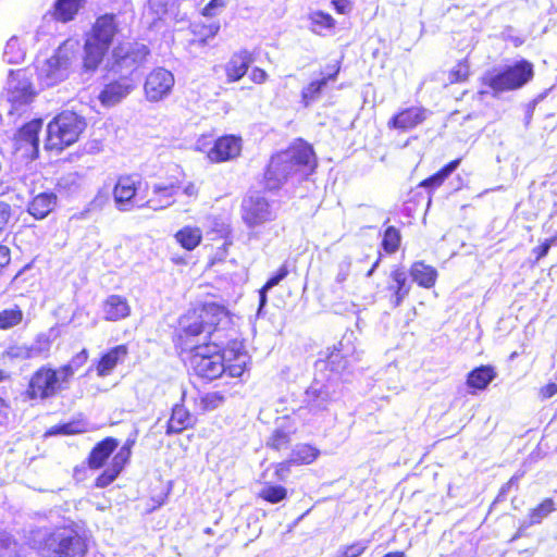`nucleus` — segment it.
Here are the masks:
<instances>
[{
  "mask_svg": "<svg viewBox=\"0 0 557 557\" xmlns=\"http://www.w3.org/2000/svg\"><path fill=\"white\" fill-rule=\"evenodd\" d=\"M0 557H20L18 544L5 532L0 531Z\"/></svg>",
  "mask_w": 557,
  "mask_h": 557,
  "instance_id": "43",
  "label": "nucleus"
},
{
  "mask_svg": "<svg viewBox=\"0 0 557 557\" xmlns=\"http://www.w3.org/2000/svg\"><path fill=\"white\" fill-rule=\"evenodd\" d=\"M319 455L318 448L309 444H298L293 448L290 459L295 465H310Z\"/></svg>",
  "mask_w": 557,
  "mask_h": 557,
  "instance_id": "36",
  "label": "nucleus"
},
{
  "mask_svg": "<svg viewBox=\"0 0 557 557\" xmlns=\"http://www.w3.org/2000/svg\"><path fill=\"white\" fill-rule=\"evenodd\" d=\"M136 87L132 76L124 75L104 84L98 99L103 107L111 108L122 102Z\"/></svg>",
  "mask_w": 557,
  "mask_h": 557,
  "instance_id": "13",
  "label": "nucleus"
},
{
  "mask_svg": "<svg viewBox=\"0 0 557 557\" xmlns=\"http://www.w3.org/2000/svg\"><path fill=\"white\" fill-rule=\"evenodd\" d=\"M77 50L76 41H64L50 58L37 66L40 83L46 87H52L65 81L76 59Z\"/></svg>",
  "mask_w": 557,
  "mask_h": 557,
  "instance_id": "3",
  "label": "nucleus"
},
{
  "mask_svg": "<svg viewBox=\"0 0 557 557\" xmlns=\"http://www.w3.org/2000/svg\"><path fill=\"white\" fill-rule=\"evenodd\" d=\"M202 232L198 227L185 226L175 234V239L187 250L195 249L201 242Z\"/></svg>",
  "mask_w": 557,
  "mask_h": 557,
  "instance_id": "35",
  "label": "nucleus"
},
{
  "mask_svg": "<svg viewBox=\"0 0 557 557\" xmlns=\"http://www.w3.org/2000/svg\"><path fill=\"white\" fill-rule=\"evenodd\" d=\"M426 117V111L422 108L412 107L396 114L388 126L399 129H409L422 123Z\"/></svg>",
  "mask_w": 557,
  "mask_h": 557,
  "instance_id": "22",
  "label": "nucleus"
},
{
  "mask_svg": "<svg viewBox=\"0 0 557 557\" xmlns=\"http://www.w3.org/2000/svg\"><path fill=\"white\" fill-rule=\"evenodd\" d=\"M287 268L285 265H282L278 269L277 273L268 280V282L264 285V289H271L272 287L278 285L280 282L287 276Z\"/></svg>",
  "mask_w": 557,
  "mask_h": 557,
  "instance_id": "58",
  "label": "nucleus"
},
{
  "mask_svg": "<svg viewBox=\"0 0 557 557\" xmlns=\"http://www.w3.org/2000/svg\"><path fill=\"white\" fill-rule=\"evenodd\" d=\"M117 445V441L113 437H107L98 443L89 455V467L92 469L101 468L109 456L115 450Z\"/></svg>",
  "mask_w": 557,
  "mask_h": 557,
  "instance_id": "25",
  "label": "nucleus"
},
{
  "mask_svg": "<svg viewBox=\"0 0 557 557\" xmlns=\"http://www.w3.org/2000/svg\"><path fill=\"white\" fill-rule=\"evenodd\" d=\"M242 220L251 230L249 238L255 235V230L276 219V210L259 195L248 196L243 199L240 207Z\"/></svg>",
  "mask_w": 557,
  "mask_h": 557,
  "instance_id": "8",
  "label": "nucleus"
},
{
  "mask_svg": "<svg viewBox=\"0 0 557 557\" xmlns=\"http://www.w3.org/2000/svg\"><path fill=\"white\" fill-rule=\"evenodd\" d=\"M258 495L268 503L277 504L287 497V490L281 485L265 483Z\"/></svg>",
  "mask_w": 557,
  "mask_h": 557,
  "instance_id": "40",
  "label": "nucleus"
},
{
  "mask_svg": "<svg viewBox=\"0 0 557 557\" xmlns=\"http://www.w3.org/2000/svg\"><path fill=\"white\" fill-rule=\"evenodd\" d=\"M131 457V447L128 445H124L120 448V450L114 455L111 466L113 469L117 470L119 472L122 471L126 462L128 461Z\"/></svg>",
  "mask_w": 557,
  "mask_h": 557,
  "instance_id": "50",
  "label": "nucleus"
},
{
  "mask_svg": "<svg viewBox=\"0 0 557 557\" xmlns=\"http://www.w3.org/2000/svg\"><path fill=\"white\" fill-rule=\"evenodd\" d=\"M268 74L265 71L256 67L251 71L250 78L257 84H262L267 81Z\"/></svg>",
  "mask_w": 557,
  "mask_h": 557,
  "instance_id": "63",
  "label": "nucleus"
},
{
  "mask_svg": "<svg viewBox=\"0 0 557 557\" xmlns=\"http://www.w3.org/2000/svg\"><path fill=\"white\" fill-rule=\"evenodd\" d=\"M109 201V194L107 190H99L94 199L88 203L86 209L79 213L78 219L87 218L89 212L99 211L104 208Z\"/></svg>",
  "mask_w": 557,
  "mask_h": 557,
  "instance_id": "45",
  "label": "nucleus"
},
{
  "mask_svg": "<svg viewBox=\"0 0 557 557\" xmlns=\"http://www.w3.org/2000/svg\"><path fill=\"white\" fill-rule=\"evenodd\" d=\"M5 357H8L11 360L18 359V360H26V359H33L32 352L29 351V347L27 345H14L7 349Z\"/></svg>",
  "mask_w": 557,
  "mask_h": 557,
  "instance_id": "49",
  "label": "nucleus"
},
{
  "mask_svg": "<svg viewBox=\"0 0 557 557\" xmlns=\"http://www.w3.org/2000/svg\"><path fill=\"white\" fill-rule=\"evenodd\" d=\"M221 354L223 355V363H225V373L231 377H239L245 372L249 356L244 350L243 344L233 341L224 348Z\"/></svg>",
  "mask_w": 557,
  "mask_h": 557,
  "instance_id": "16",
  "label": "nucleus"
},
{
  "mask_svg": "<svg viewBox=\"0 0 557 557\" xmlns=\"http://www.w3.org/2000/svg\"><path fill=\"white\" fill-rule=\"evenodd\" d=\"M314 166L315 158L311 146L299 141L288 150L272 157L264 175L267 187L277 189L292 174L302 171V174L307 175Z\"/></svg>",
  "mask_w": 557,
  "mask_h": 557,
  "instance_id": "2",
  "label": "nucleus"
},
{
  "mask_svg": "<svg viewBox=\"0 0 557 557\" xmlns=\"http://www.w3.org/2000/svg\"><path fill=\"white\" fill-rule=\"evenodd\" d=\"M332 4L341 14H346L351 10V5L348 0H333Z\"/></svg>",
  "mask_w": 557,
  "mask_h": 557,
  "instance_id": "61",
  "label": "nucleus"
},
{
  "mask_svg": "<svg viewBox=\"0 0 557 557\" xmlns=\"http://www.w3.org/2000/svg\"><path fill=\"white\" fill-rule=\"evenodd\" d=\"M149 50L143 44H134L133 46H119L113 51L115 62L120 66H131L140 64L146 60Z\"/></svg>",
  "mask_w": 557,
  "mask_h": 557,
  "instance_id": "19",
  "label": "nucleus"
},
{
  "mask_svg": "<svg viewBox=\"0 0 557 557\" xmlns=\"http://www.w3.org/2000/svg\"><path fill=\"white\" fill-rule=\"evenodd\" d=\"M176 0H149V9L161 18L174 7Z\"/></svg>",
  "mask_w": 557,
  "mask_h": 557,
  "instance_id": "48",
  "label": "nucleus"
},
{
  "mask_svg": "<svg viewBox=\"0 0 557 557\" xmlns=\"http://www.w3.org/2000/svg\"><path fill=\"white\" fill-rule=\"evenodd\" d=\"M174 83V75L170 71L154 69L147 75L144 84L146 99L150 102L163 100L171 94Z\"/></svg>",
  "mask_w": 557,
  "mask_h": 557,
  "instance_id": "12",
  "label": "nucleus"
},
{
  "mask_svg": "<svg viewBox=\"0 0 557 557\" xmlns=\"http://www.w3.org/2000/svg\"><path fill=\"white\" fill-rule=\"evenodd\" d=\"M220 29V24L212 22L208 25L194 23L191 32L194 37L189 40L190 47H205L209 39L214 38Z\"/></svg>",
  "mask_w": 557,
  "mask_h": 557,
  "instance_id": "28",
  "label": "nucleus"
},
{
  "mask_svg": "<svg viewBox=\"0 0 557 557\" xmlns=\"http://www.w3.org/2000/svg\"><path fill=\"white\" fill-rule=\"evenodd\" d=\"M333 393L330 384L313 382L306 391L305 401L311 410H325L333 400Z\"/></svg>",
  "mask_w": 557,
  "mask_h": 557,
  "instance_id": "18",
  "label": "nucleus"
},
{
  "mask_svg": "<svg viewBox=\"0 0 557 557\" xmlns=\"http://www.w3.org/2000/svg\"><path fill=\"white\" fill-rule=\"evenodd\" d=\"M469 76V65L467 62L458 63L449 73L450 83L465 82Z\"/></svg>",
  "mask_w": 557,
  "mask_h": 557,
  "instance_id": "52",
  "label": "nucleus"
},
{
  "mask_svg": "<svg viewBox=\"0 0 557 557\" xmlns=\"http://www.w3.org/2000/svg\"><path fill=\"white\" fill-rule=\"evenodd\" d=\"M127 355V348L124 345H119L108 351L101 357L97 366V373L99 376L109 375L116 364L122 361Z\"/></svg>",
  "mask_w": 557,
  "mask_h": 557,
  "instance_id": "26",
  "label": "nucleus"
},
{
  "mask_svg": "<svg viewBox=\"0 0 557 557\" xmlns=\"http://www.w3.org/2000/svg\"><path fill=\"white\" fill-rule=\"evenodd\" d=\"M23 311L18 306L0 311V330H9L18 325L23 320Z\"/></svg>",
  "mask_w": 557,
  "mask_h": 557,
  "instance_id": "41",
  "label": "nucleus"
},
{
  "mask_svg": "<svg viewBox=\"0 0 557 557\" xmlns=\"http://www.w3.org/2000/svg\"><path fill=\"white\" fill-rule=\"evenodd\" d=\"M369 545V541H358L347 547H345L342 557H359Z\"/></svg>",
  "mask_w": 557,
  "mask_h": 557,
  "instance_id": "55",
  "label": "nucleus"
},
{
  "mask_svg": "<svg viewBox=\"0 0 557 557\" xmlns=\"http://www.w3.org/2000/svg\"><path fill=\"white\" fill-rule=\"evenodd\" d=\"M88 360V351L87 349H82L79 352H77L69 363L60 367L62 377L66 379L70 383L72 377L74 376L75 372L79 370Z\"/></svg>",
  "mask_w": 557,
  "mask_h": 557,
  "instance_id": "37",
  "label": "nucleus"
},
{
  "mask_svg": "<svg viewBox=\"0 0 557 557\" xmlns=\"http://www.w3.org/2000/svg\"><path fill=\"white\" fill-rule=\"evenodd\" d=\"M351 258L346 256L344 257L337 264V272H336V275H335V281L336 283H344L349 274H350V270H351Z\"/></svg>",
  "mask_w": 557,
  "mask_h": 557,
  "instance_id": "51",
  "label": "nucleus"
},
{
  "mask_svg": "<svg viewBox=\"0 0 557 557\" xmlns=\"http://www.w3.org/2000/svg\"><path fill=\"white\" fill-rule=\"evenodd\" d=\"M496 372L490 366H481L472 370L467 377V385L474 389H485L495 379Z\"/></svg>",
  "mask_w": 557,
  "mask_h": 557,
  "instance_id": "29",
  "label": "nucleus"
},
{
  "mask_svg": "<svg viewBox=\"0 0 557 557\" xmlns=\"http://www.w3.org/2000/svg\"><path fill=\"white\" fill-rule=\"evenodd\" d=\"M400 244V234L399 232L394 227L389 226L386 228L384 233L383 238V247L386 252L393 253L395 252Z\"/></svg>",
  "mask_w": 557,
  "mask_h": 557,
  "instance_id": "46",
  "label": "nucleus"
},
{
  "mask_svg": "<svg viewBox=\"0 0 557 557\" xmlns=\"http://www.w3.org/2000/svg\"><path fill=\"white\" fill-rule=\"evenodd\" d=\"M225 401V397L220 392L206 394L200 399V406L203 411H211L220 407Z\"/></svg>",
  "mask_w": 557,
  "mask_h": 557,
  "instance_id": "47",
  "label": "nucleus"
},
{
  "mask_svg": "<svg viewBox=\"0 0 557 557\" xmlns=\"http://www.w3.org/2000/svg\"><path fill=\"white\" fill-rule=\"evenodd\" d=\"M141 185V180L136 175H121L117 177L113 187V200L115 208L121 212H129L135 208H140L143 199L137 198V191Z\"/></svg>",
  "mask_w": 557,
  "mask_h": 557,
  "instance_id": "10",
  "label": "nucleus"
},
{
  "mask_svg": "<svg viewBox=\"0 0 557 557\" xmlns=\"http://www.w3.org/2000/svg\"><path fill=\"white\" fill-rule=\"evenodd\" d=\"M180 188L178 181L165 183H156L152 185V196L140 202V208H148L154 211L163 210L174 205Z\"/></svg>",
  "mask_w": 557,
  "mask_h": 557,
  "instance_id": "15",
  "label": "nucleus"
},
{
  "mask_svg": "<svg viewBox=\"0 0 557 557\" xmlns=\"http://www.w3.org/2000/svg\"><path fill=\"white\" fill-rule=\"evenodd\" d=\"M312 21L315 25H320L324 28H332L335 24L334 18L326 13L317 12L312 15Z\"/></svg>",
  "mask_w": 557,
  "mask_h": 557,
  "instance_id": "57",
  "label": "nucleus"
},
{
  "mask_svg": "<svg viewBox=\"0 0 557 557\" xmlns=\"http://www.w3.org/2000/svg\"><path fill=\"white\" fill-rule=\"evenodd\" d=\"M556 393H557V384H555V383H549V384L545 385L544 387H542V389H541V395L543 396V398H550Z\"/></svg>",
  "mask_w": 557,
  "mask_h": 557,
  "instance_id": "64",
  "label": "nucleus"
},
{
  "mask_svg": "<svg viewBox=\"0 0 557 557\" xmlns=\"http://www.w3.org/2000/svg\"><path fill=\"white\" fill-rule=\"evenodd\" d=\"M70 383L62 377L61 370L52 369L47 366L40 367L33 373L26 394L29 399H48L54 397L58 393L69 388Z\"/></svg>",
  "mask_w": 557,
  "mask_h": 557,
  "instance_id": "6",
  "label": "nucleus"
},
{
  "mask_svg": "<svg viewBox=\"0 0 557 557\" xmlns=\"http://www.w3.org/2000/svg\"><path fill=\"white\" fill-rule=\"evenodd\" d=\"M86 548L85 540L72 530L57 531L46 541V549L52 557H83Z\"/></svg>",
  "mask_w": 557,
  "mask_h": 557,
  "instance_id": "9",
  "label": "nucleus"
},
{
  "mask_svg": "<svg viewBox=\"0 0 557 557\" xmlns=\"http://www.w3.org/2000/svg\"><path fill=\"white\" fill-rule=\"evenodd\" d=\"M227 0H210V2L202 9V15L213 17L219 15L226 7Z\"/></svg>",
  "mask_w": 557,
  "mask_h": 557,
  "instance_id": "53",
  "label": "nucleus"
},
{
  "mask_svg": "<svg viewBox=\"0 0 557 557\" xmlns=\"http://www.w3.org/2000/svg\"><path fill=\"white\" fill-rule=\"evenodd\" d=\"M116 33L114 15L100 16L92 28V34L85 44L84 67L94 71L101 63Z\"/></svg>",
  "mask_w": 557,
  "mask_h": 557,
  "instance_id": "4",
  "label": "nucleus"
},
{
  "mask_svg": "<svg viewBox=\"0 0 557 557\" xmlns=\"http://www.w3.org/2000/svg\"><path fill=\"white\" fill-rule=\"evenodd\" d=\"M183 194L190 199H197L199 195V188L196 183L188 182L183 188Z\"/></svg>",
  "mask_w": 557,
  "mask_h": 557,
  "instance_id": "60",
  "label": "nucleus"
},
{
  "mask_svg": "<svg viewBox=\"0 0 557 557\" xmlns=\"http://www.w3.org/2000/svg\"><path fill=\"white\" fill-rule=\"evenodd\" d=\"M554 510H555L554 500L552 498L544 499L537 507L532 509V511L530 513L531 524L540 523L544 518H546Z\"/></svg>",
  "mask_w": 557,
  "mask_h": 557,
  "instance_id": "44",
  "label": "nucleus"
},
{
  "mask_svg": "<svg viewBox=\"0 0 557 557\" xmlns=\"http://www.w3.org/2000/svg\"><path fill=\"white\" fill-rule=\"evenodd\" d=\"M224 307L214 302L206 304L200 310L199 315L194 317V321L187 323L193 317H186L182 321L185 346L193 354L202 351L205 356H212L214 347L221 351V347L215 342L207 343V339L216 341L219 331L216 326L223 319H226Z\"/></svg>",
  "mask_w": 557,
  "mask_h": 557,
  "instance_id": "1",
  "label": "nucleus"
},
{
  "mask_svg": "<svg viewBox=\"0 0 557 557\" xmlns=\"http://www.w3.org/2000/svg\"><path fill=\"white\" fill-rule=\"evenodd\" d=\"M120 474V472L112 467L106 469L96 480L97 487H106L111 484Z\"/></svg>",
  "mask_w": 557,
  "mask_h": 557,
  "instance_id": "56",
  "label": "nucleus"
},
{
  "mask_svg": "<svg viewBox=\"0 0 557 557\" xmlns=\"http://www.w3.org/2000/svg\"><path fill=\"white\" fill-rule=\"evenodd\" d=\"M102 311L107 321H119L129 315L131 307L125 297L111 295L103 301Z\"/></svg>",
  "mask_w": 557,
  "mask_h": 557,
  "instance_id": "20",
  "label": "nucleus"
},
{
  "mask_svg": "<svg viewBox=\"0 0 557 557\" xmlns=\"http://www.w3.org/2000/svg\"><path fill=\"white\" fill-rule=\"evenodd\" d=\"M191 423H193V418H191L190 413L188 412V410L183 406L176 405L173 408L171 418L168 422L166 433L168 434L180 433L183 430L190 426Z\"/></svg>",
  "mask_w": 557,
  "mask_h": 557,
  "instance_id": "31",
  "label": "nucleus"
},
{
  "mask_svg": "<svg viewBox=\"0 0 557 557\" xmlns=\"http://www.w3.org/2000/svg\"><path fill=\"white\" fill-rule=\"evenodd\" d=\"M242 150L240 138L230 135L219 138L209 150L208 158L213 162H224L239 156Z\"/></svg>",
  "mask_w": 557,
  "mask_h": 557,
  "instance_id": "17",
  "label": "nucleus"
},
{
  "mask_svg": "<svg viewBox=\"0 0 557 557\" xmlns=\"http://www.w3.org/2000/svg\"><path fill=\"white\" fill-rule=\"evenodd\" d=\"M11 218V207L9 203L0 201V232H2Z\"/></svg>",
  "mask_w": 557,
  "mask_h": 557,
  "instance_id": "59",
  "label": "nucleus"
},
{
  "mask_svg": "<svg viewBox=\"0 0 557 557\" xmlns=\"http://www.w3.org/2000/svg\"><path fill=\"white\" fill-rule=\"evenodd\" d=\"M251 62V55L247 50L234 53L225 65L227 82H237L244 77Z\"/></svg>",
  "mask_w": 557,
  "mask_h": 557,
  "instance_id": "21",
  "label": "nucleus"
},
{
  "mask_svg": "<svg viewBox=\"0 0 557 557\" xmlns=\"http://www.w3.org/2000/svg\"><path fill=\"white\" fill-rule=\"evenodd\" d=\"M190 367L198 376L215 380L225 373L226 366L223 363V355L214 347L212 356H205L202 351L193 354L190 357Z\"/></svg>",
  "mask_w": 557,
  "mask_h": 557,
  "instance_id": "14",
  "label": "nucleus"
},
{
  "mask_svg": "<svg viewBox=\"0 0 557 557\" xmlns=\"http://www.w3.org/2000/svg\"><path fill=\"white\" fill-rule=\"evenodd\" d=\"M28 347L33 358H47L51 349V339L47 334H39Z\"/></svg>",
  "mask_w": 557,
  "mask_h": 557,
  "instance_id": "42",
  "label": "nucleus"
},
{
  "mask_svg": "<svg viewBox=\"0 0 557 557\" xmlns=\"http://www.w3.org/2000/svg\"><path fill=\"white\" fill-rule=\"evenodd\" d=\"M294 461H292L290 457L287 460H284L282 462H277L274 465L275 472L274 476L276 481H285L289 473L292 466H294Z\"/></svg>",
  "mask_w": 557,
  "mask_h": 557,
  "instance_id": "54",
  "label": "nucleus"
},
{
  "mask_svg": "<svg viewBox=\"0 0 557 557\" xmlns=\"http://www.w3.org/2000/svg\"><path fill=\"white\" fill-rule=\"evenodd\" d=\"M57 196L53 193H40L28 205V212L35 219L46 218L55 207Z\"/></svg>",
  "mask_w": 557,
  "mask_h": 557,
  "instance_id": "24",
  "label": "nucleus"
},
{
  "mask_svg": "<svg viewBox=\"0 0 557 557\" xmlns=\"http://www.w3.org/2000/svg\"><path fill=\"white\" fill-rule=\"evenodd\" d=\"M293 433L292 426L280 425L270 435L267 446L274 450L285 449L290 444Z\"/></svg>",
  "mask_w": 557,
  "mask_h": 557,
  "instance_id": "34",
  "label": "nucleus"
},
{
  "mask_svg": "<svg viewBox=\"0 0 557 557\" xmlns=\"http://www.w3.org/2000/svg\"><path fill=\"white\" fill-rule=\"evenodd\" d=\"M36 92L27 77V73L23 70H17L16 72L11 71L7 84L5 97L12 104V109L18 110V108L29 103L33 101Z\"/></svg>",
  "mask_w": 557,
  "mask_h": 557,
  "instance_id": "11",
  "label": "nucleus"
},
{
  "mask_svg": "<svg viewBox=\"0 0 557 557\" xmlns=\"http://www.w3.org/2000/svg\"><path fill=\"white\" fill-rule=\"evenodd\" d=\"M532 76V64L523 60L517 62L513 66H508L502 73L487 74L483 77V83L494 91L502 92L522 87Z\"/></svg>",
  "mask_w": 557,
  "mask_h": 557,
  "instance_id": "7",
  "label": "nucleus"
},
{
  "mask_svg": "<svg viewBox=\"0 0 557 557\" xmlns=\"http://www.w3.org/2000/svg\"><path fill=\"white\" fill-rule=\"evenodd\" d=\"M410 275L420 286L431 288L435 284L437 272L431 265L414 262L410 269Z\"/></svg>",
  "mask_w": 557,
  "mask_h": 557,
  "instance_id": "30",
  "label": "nucleus"
},
{
  "mask_svg": "<svg viewBox=\"0 0 557 557\" xmlns=\"http://www.w3.org/2000/svg\"><path fill=\"white\" fill-rule=\"evenodd\" d=\"M459 163V159L449 162L437 173L421 182L420 186L433 188L441 186L444 181L458 168Z\"/></svg>",
  "mask_w": 557,
  "mask_h": 557,
  "instance_id": "39",
  "label": "nucleus"
},
{
  "mask_svg": "<svg viewBox=\"0 0 557 557\" xmlns=\"http://www.w3.org/2000/svg\"><path fill=\"white\" fill-rule=\"evenodd\" d=\"M85 127L83 117L72 111H64L48 124L46 147L62 150L74 144Z\"/></svg>",
  "mask_w": 557,
  "mask_h": 557,
  "instance_id": "5",
  "label": "nucleus"
},
{
  "mask_svg": "<svg viewBox=\"0 0 557 557\" xmlns=\"http://www.w3.org/2000/svg\"><path fill=\"white\" fill-rule=\"evenodd\" d=\"M339 72V66H335L334 72L322 76L320 79L312 81L301 90V103L309 107L321 98L323 88L330 81H335Z\"/></svg>",
  "mask_w": 557,
  "mask_h": 557,
  "instance_id": "23",
  "label": "nucleus"
},
{
  "mask_svg": "<svg viewBox=\"0 0 557 557\" xmlns=\"http://www.w3.org/2000/svg\"><path fill=\"white\" fill-rule=\"evenodd\" d=\"M83 3L84 0H57L53 16L57 21L66 23L74 18Z\"/></svg>",
  "mask_w": 557,
  "mask_h": 557,
  "instance_id": "32",
  "label": "nucleus"
},
{
  "mask_svg": "<svg viewBox=\"0 0 557 557\" xmlns=\"http://www.w3.org/2000/svg\"><path fill=\"white\" fill-rule=\"evenodd\" d=\"M10 249L7 246L0 245V272L10 263Z\"/></svg>",
  "mask_w": 557,
  "mask_h": 557,
  "instance_id": "62",
  "label": "nucleus"
},
{
  "mask_svg": "<svg viewBox=\"0 0 557 557\" xmlns=\"http://www.w3.org/2000/svg\"><path fill=\"white\" fill-rule=\"evenodd\" d=\"M41 120H33L25 124L17 133L16 140L21 144L30 145L34 150L38 148V133L41 128Z\"/></svg>",
  "mask_w": 557,
  "mask_h": 557,
  "instance_id": "33",
  "label": "nucleus"
},
{
  "mask_svg": "<svg viewBox=\"0 0 557 557\" xmlns=\"http://www.w3.org/2000/svg\"><path fill=\"white\" fill-rule=\"evenodd\" d=\"M25 54L18 38L12 37L8 40L3 52V58L8 63L18 64L24 60Z\"/></svg>",
  "mask_w": 557,
  "mask_h": 557,
  "instance_id": "38",
  "label": "nucleus"
},
{
  "mask_svg": "<svg viewBox=\"0 0 557 557\" xmlns=\"http://www.w3.org/2000/svg\"><path fill=\"white\" fill-rule=\"evenodd\" d=\"M394 284L388 286V289L394 292L392 302L394 307H398L410 292V285L407 283V274L404 269L397 268L392 274Z\"/></svg>",
  "mask_w": 557,
  "mask_h": 557,
  "instance_id": "27",
  "label": "nucleus"
}]
</instances>
